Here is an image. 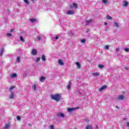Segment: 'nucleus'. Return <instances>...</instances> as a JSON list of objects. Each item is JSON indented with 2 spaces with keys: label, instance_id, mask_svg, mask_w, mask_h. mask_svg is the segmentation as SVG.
I'll list each match as a JSON object with an SVG mask.
<instances>
[{
  "label": "nucleus",
  "instance_id": "864d4df0",
  "mask_svg": "<svg viewBox=\"0 0 129 129\" xmlns=\"http://www.w3.org/2000/svg\"><path fill=\"white\" fill-rule=\"evenodd\" d=\"M70 8H72L71 6H70Z\"/></svg>",
  "mask_w": 129,
  "mask_h": 129
},
{
  "label": "nucleus",
  "instance_id": "b1692460",
  "mask_svg": "<svg viewBox=\"0 0 129 129\" xmlns=\"http://www.w3.org/2000/svg\"><path fill=\"white\" fill-rule=\"evenodd\" d=\"M10 124H6L5 126V128L8 129V128H10Z\"/></svg>",
  "mask_w": 129,
  "mask_h": 129
},
{
  "label": "nucleus",
  "instance_id": "a878e982",
  "mask_svg": "<svg viewBox=\"0 0 129 129\" xmlns=\"http://www.w3.org/2000/svg\"><path fill=\"white\" fill-rule=\"evenodd\" d=\"M93 76H98L99 75V73H93Z\"/></svg>",
  "mask_w": 129,
  "mask_h": 129
},
{
  "label": "nucleus",
  "instance_id": "9d476101",
  "mask_svg": "<svg viewBox=\"0 0 129 129\" xmlns=\"http://www.w3.org/2000/svg\"><path fill=\"white\" fill-rule=\"evenodd\" d=\"M41 60H42V61L43 62H45V61H46V55L44 54H42L41 56Z\"/></svg>",
  "mask_w": 129,
  "mask_h": 129
},
{
  "label": "nucleus",
  "instance_id": "de8ad7c7",
  "mask_svg": "<svg viewBox=\"0 0 129 129\" xmlns=\"http://www.w3.org/2000/svg\"><path fill=\"white\" fill-rule=\"evenodd\" d=\"M104 24L105 25H107V23H106V22H104Z\"/></svg>",
  "mask_w": 129,
  "mask_h": 129
},
{
  "label": "nucleus",
  "instance_id": "f03ea898",
  "mask_svg": "<svg viewBox=\"0 0 129 129\" xmlns=\"http://www.w3.org/2000/svg\"><path fill=\"white\" fill-rule=\"evenodd\" d=\"M124 99V96L121 95H119L116 98V100H123Z\"/></svg>",
  "mask_w": 129,
  "mask_h": 129
},
{
  "label": "nucleus",
  "instance_id": "412c9836",
  "mask_svg": "<svg viewBox=\"0 0 129 129\" xmlns=\"http://www.w3.org/2000/svg\"><path fill=\"white\" fill-rule=\"evenodd\" d=\"M17 62H18V63H20V62H21V57H20V56L17 57Z\"/></svg>",
  "mask_w": 129,
  "mask_h": 129
},
{
  "label": "nucleus",
  "instance_id": "58836bf2",
  "mask_svg": "<svg viewBox=\"0 0 129 129\" xmlns=\"http://www.w3.org/2000/svg\"><path fill=\"white\" fill-rule=\"evenodd\" d=\"M50 128L51 129H54V126L53 125H50Z\"/></svg>",
  "mask_w": 129,
  "mask_h": 129
},
{
  "label": "nucleus",
  "instance_id": "7ed1b4c3",
  "mask_svg": "<svg viewBox=\"0 0 129 129\" xmlns=\"http://www.w3.org/2000/svg\"><path fill=\"white\" fill-rule=\"evenodd\" d=\"M37 49H33L32 51H31V54L33 56H36L37 55Z\"/></svg>",
  "mask_w": 129,
  "mask_h": 129
},
{
  "label": "nucleus",
  "instance_id": "5701e85b",
  "mask_svg": "<svg viewBox=\"0 0 129 129\" xmlns=\"http://www.w3.org/2000/svg\"><path fill=\"white\" fill-rule=\"evenodd\" d=\"M114 25L116 27V28H119V26L118 25V23H117V22H114Z\"/></svg>",
  "mask_w": 129,
  "mask_h": 129
},
{
  "label": "nucleus",
  "instance_id": "ea45409f",
  "mask_svg": "<svg viewBox=\"0 0 129 129\" xmlns=\"http://www.w3.org/2000/svg\"><path fill=\"white\" fill-rule=\"evenodd\" d=\"M54 39H55V40H58V39H59V37H58V36H55V37H54Z\"/></svg>",
  "mask_w": 129,
  "mask_h": 129
},
{
  "label": "nucleus",
  "instance_id": "e433bc0d",
  "mask_svg": "<svg viewBox=\"0 0 129 129\" xmlns=\"http://www.w3.org/2000/svg\"><path fill=\"white\" fill-rule=\"evenodd\" d=\"M7 36H8V37H11L12 34H11V33H7Z\"/></svg>",
  "mask_w": 129,
  "mask_h": 129
},
{
  "label": "nucleus",
  "instance_id": "603ef678",
  "mask_svg": "<svg viewBox=\"0 0 129 129\" xmlns=\"http://www.w3.org/2000/svg\"><path fill=\"white\" fill-rule=\"evenodd\" d=\"M74 129H77V128H75Z\"/></svg>",
  "mask_w": 129,
  "mask_h": 129
},
{
  "label": "nucleus",
  "instance_id": "9b49d317",
  "mask_svg": "<svg viewBox=\"0 0 129 129\" xmlns=\"http://www.w3.org/2000/svg\"><path fill=\"white\" fill-rule=\"evenodd\" d=\"M123 4H122V7H127L128 5V3L126 1H123Z\"/></svg>",
  "mask_w": 129,
  "mask_h": 129
},
{
  "label": "nucleus",
  "instance_id": "4c0bfd02",
  "mask_svg": "<svg viewBox=\"0 0 129 129\" xmlns=\"http://www.w3.org/2000/svg\"><path fill=\"white\" fill-rule=\"evenodd\" d=\"M116 52L119 51V48H116Z\"/></svg>",
  "mask_w": 129,
  "mask_h": 129
},
{
  "label": "nucleus",
  "instance_id": "37998d69",
  "mask_svg": "<svg viewBox=\"0 0 129 129\" xmlns=\"http://www.w3.org/2000/svg\"><path fill=\"white\" fill-rule=\"evenodd\" d=\"M14 29H12L11 30V32H14Z\"/></svg>",
  "mask_w": 129,
  "mask_h": 129
},
{
  "label": "nucleus",
  "instance_id": "c85d7f7f",
  "mask_svg": "<svg viewBox=\"0 0 129 129\" xmlns=\"http://www.w3.org/2000/svg\"><path fill=\"white\" fill-rule=\"evenodd\" d=\"M16 87L15 86H12L11 87L9 88V90H13V89H14V88H15Z\"/></svg>",
  "mask_w": 129,
  "mask_h": 129
},
{
  "label": "nucleus",
  "instance_id": "aec40b11",
  "mask_svg": "<svg viewBox=\"0 0 129 129\" xmlns=\"http://www.w3.org/2000/svg\"><path fill=\"white\" fill-rule=\"evenodd\" d=\"M32 88H33V90L36 91V89H37V85H35V84L33 85L32 86Z\"/></svg>",
  "mask_w": 129,
  "mask_h": 129
},
{
  "label": "nucleus",
  "instance_id": "a18cd8bd",
  "mask_svg": "<svg viewBox=\"0 0 129 129\" xmlns=\"http://www.w3.org/2000/svg\"><path fill=\"white\" fill-rule=\"evenodd\" d=\"M71 83H71V81H69V85H71Z\"/></svg>",
  "mask_w": 129,
  "mask_h": 129
},
{
  "label": "nucleus",
  "instance_id": "bb28decb",
  "mask_svg": "<svg viewBox=\"0 0 129 129\" xmlns=\"http://www.w3.org/2000/svg\"><path fill=\"white\" fill-rule=\"evenodd\" d=\"M86 129H92L91 125H88L86 126Z\"/></svg>",
  "mask_w": 129,
  "mask_h": 129
},
{
  "label": "nucleus",
  "instance_id": "49530a36",
  "mask_svg": "<svg viewBox=\"0 0 129 129\" xmlns=\"http://www.w3.org/2000/svg\"><path fill=\"white\" fill-rule=\"evenodd\" d=\"M116 108H117L118 109H119V107L118 106H116Z\"/></svg>",
  "mask_w": 129,
  "mask_h": 129
},
{
  "label": "nucleus",
  "instance_id": "f704fd0d",
  "mask_svg": "<svg viewBox=\"0 0 129 129\" xmlns=\"http://www.w3.org/2000/svg\"><path fill=\"white\" fill-rule=\"evenodd\" d=\"M102 3H103L104 4H107V0H102Z\"/></svg>",
  "mask_w": 129,
  "mask_h": 129
},
{
  "label": "nucleus",
  "instance_id": "39448f33",
  "mask_svg": "<svg viewBox=\"0 0 129 129\" xmlns=\"http://www.w3.org/2000/svg\"><path fill=\"white\" fill-rule=\"evenodd\" d=\"M57 116H59V117H65V115H64L63 113H62L61 112L60 113H57Z\"/></svg>",
  "mask_w": 129,
  "mask_h": 129
},
{
  "label": "nucleus",
  "instance_id": "a211bd4d",
  "mask_svg": "<svg viewBox=\"0 0 129 129\" xmlns=\"http://www.w3.org/2000/svg\"><path fill=\"white\" fill-rule=\"evenodd\" d=\"M20 40L21 41V42H23V43H25V40L24 39V38H23V36H20Z\"/></svg>",
  "mask_w": 129,
  "mask_h": 129
},
{
  "label": "nucleus",
  "instance_id": "1a4fd4ad",
  "mask_svg": "<svg viewBox=\"0 0 129 129\" xmlns=\"http://www.w3.org/2000/svg\"><path fill=\"white\" fill-rule=\"evenodd\" d=\"M76 64L77 65L78 69H80L81 68V64H80V63H79V62H76Z\"/></svg>",
  "mask_w": 129,
  "mask_h": 129
},
{
  "label": "nucleus",
  "instance_id": "3c124183",
  "mask_svg": "<svg viewBox=\"0 0 129 129\" xmlns=\"http://www.w3.org/2000/svg\"><path fill=\"white\" fill-rule=\"evenodd\" d=\"M88 30L86 31V33H88Z\"/></svg>",
  "mask_w": 129,
  "mask_h": 129
},
{
  "label": "nucleus",
  "instance_id": "0eeeda50",
  "mask_svg": "<svg viewBox=\"0 0 129 129\" xmlns=\"http://www.w3.org/2000/svg\"><path fill=\"white\" fill-rule=\"evenodd\" d=\"M58 63L61 66H62V65H64V61L62 59H58Z\"/></svg>",
  "mask_w": 129,
  "mask_h": 129
},
{
  "label": "nucleus",
  "instance_id": "2eb2a0df",
  "mask_svg": "<svg viewBox=\"0 0 129 129\" xmlns=\"http://www.w3.org/2000/svg\"><path fill=\"white\" fill-rule=\"evenodd\" d=\"M17 74H16V73L11 75V78H16V77H17Z\"/></svg>",
  "mask_w": 129,
  "mask_h": 129
},
{
  "label": "nucleus",
  "instance_id": "6e6552de",
  "mask_svg": "<svg viewBox=\"0 0 129 129\" xmlns=\"http://www.w3.org/2000/svg\"><path fill=\"white\" fill-rule=\"evenodd\" d=\"M76 109V108H68V111H69V112H71V111H73V110H75Z\"/></svg>",
  "mask_w": 129,
  "mask_h": 129
},
{
  "label": "nucleus",
  "instance_id": "f8f14e48",
  "mask_svg": "<svg viewBox=\"0 0 129 129\" xmlns=\"http://www.w3.org/2000/svg\"><path fill=\"white\" fill-rule=\"evenodd\" d=\"M86 26H88V25H89V24H90V23H91V22H92V19H90L89 20H87L86 21Z\"/></svg>",
  "mask_w": 129,
  "mask_h": 129
},
{
  "label": "nucleus",
  "instance_id": "423d86ee",
  "mask_svg": "<svg viewBox=\"0 0 129 129\" xmlns=\"http://www.w3.org/2000/svg\"><path fill=\"white\" fill-rule=\"evenodd\" d=\"M107 88V86L104 85L102 86L99 89V91H102V90L105 89V88Z\"/></svg>",
  "mask_w": 129,
  "mask_h": 129
},
{
  "label": "nucleus",
  "instance_id": "72a5a7b5",
  "mask_svg": "<svg viewBox=\"0 0 129 129\" xmlns=\"http://www.w3.org/2000/svg\"><path fill=\"white\" fill-rule=\"evenodd\" d=\"M23 1L24 2V3H25V4H27V5H29V1H28V0H23Z\"/></svg>",
  "mask_w": 129,
  "mask_h": 129
},
{
  "label": "nucleus",
  "instance_id": "2f4dec72",
  "mask_svg": "<svg viewBox=\"0 0 129 129\" xmlns=\"http://www.w3.org/2000/svg\"><path fill=\"white\" fill-rule=\"evenodd\" d=\"M81 42L82 43H85V42H86V40H85V39H81Z\"/></svg>",
  "mask_w": 129,
  "mask_h": 129
},
{
  "label": "nucleus",
  "instance_id": "cd10ccee",
  "mask_svg": "<svg viewBox=\"0 0 129 129\" xmlns=\"http://www.w3.org/2000/svg\"><path fill=\"white\" fill-rule=\"evenodd\" d=\"M73 6L76 8L77 9V4L75 3H73Z\"/></svg>",
  "mask_w": 129,
  "mask_h": 129
},
{
  "label": "nucleus",
  "instance_id": "393cba45",
  "mask_svg": "<svg viewBox=\"0 0 129 129\" xmlns=\"http://www.w3.org/2000/svg\"><path fill=\"white\" fill-rule=\"evenodd\" d=\"M106 18L107 19V20H111L112 19V17L109 16V15H107Z\"/></svg>",
  "mask_w": 129,
  "mask_h": 129
},
{
  "label": "nucleus",
  "instance_id": "a19ab883",
  "mask_svg": "<svg viewBox=\"0 0 129 129\" xmlns=\"http://www.w3.org/2000/svg\"><path fill=\"white\" fill-rule=\"evenodd\" d=\"M37 39H38V40H41V37H40V36H37Z\"/></svg>",
  "mask_w": 129,
  "mask_h": 129
},
{
  "label": "nucleus",
  "instance_id": "473e14b6",
  "mask_svg": "<svg viewBox=\"0 0 129 129\" xmlns=\"http://www.w3.org/2000/svg\"><path fill=\"white\" fill-rule=\"evenodd\" d=\"M124 51H125V52H128V51H129V48H127V47L125 48H124Z\"/></svg>",
  "mask_w": 129,
  "mask_h": 129
},
{
  "label": "nucleus",
  "instance_id": "c9c22d12",
  "mask_svg": "<svg viewBox=\"0 0 129 129\" xmlns=\"http://www.w3.org/2000/svg\"><path fill=\"white\" fill-rule=\"evenodd\" d=\"M67 88L68 90L70 89L71 88V85H68L67 86Z\"/></svg>",
  "mask_w": 129,
  "mask_h": 129
},
{
  "label": "nucleus",
  "instance_id": "09e8293b",
  "mask_svg": "<svg viewBox=\"0 0 129 129\" xmlns=\"http://www.w3.org/2000/svg\"><path fill=\"white\" fill-rule=\"evenodd\" d=\"M125 119H126V118H123V120H125Z\"/></svg>",
  "mask_w": 129,
  "mask_h": 129
},
{
  "label": "nucleus",
  "instance_id": "6ab92c4d",
  "mask_svg": "<svg viewBox=\"0 0 129 129\" xmlns=\"http://www.w3.org/2000/svg\"><path fill=\"white\" fill-rule=\"evenodd\" d=\"M98 67L100 69H102L104 68V66H103V64H99Z\"/></svg>",
  "mask_w": 129,
  "mask_h": 129
},
{
  "label": "nucleus",
  "instance_id": "c03bdc74",
  "mask_svg": "<svg viewBox=\"0 0 129 129\" xmlns=\"http://www.w3.org/2000/svg\"><path fill=\"white\" fill-rule=\"evenodd\" d=\"M125 70H128V68H124Z\"/></svg>",
  "mask_w": 129,
  "mask_h": 129
},
{
  "label": "nucleus",
  "instance_id": "f3484780",
  "mask_svg": "<svg viewBox=\"0 0 129 129\" xmlns=\"http://www.w3.org/2000/svg\"><path fill=\"white\" fill-rule=\"evenodd\" d=\"M14 92H11V93L10 96V98L11 99H13V98H14Z\"/></svg>",
  "mask_w": 129,
  "mask_h": 129
},
{
  "label": "nucleus",
  "instance_id": "4be33fe9",
  "mask_svg": "<svg viewBox=\"0 0 129 129\" xmlns=\"http://www.w3.org/2000/svg\"><path fill=\"white\" fill-rule=\"evenodd\" d=\"M40 60H41V57H37L36 58V60H35V62H36V63L39 62L40 61Z\"/></svg>",
  "mask_w": 129,
  "mask_h": 129
},
{
  "label": "nucleus",
  "instance_id": "7c9ffc66",
  "mask_svg": "<svg viewBox=\"0 0 129 129\" xmlns=\"http://www.w3.org/2000/svg\"><path fill=\"white\" fill-rule=\"evenodd\" d=\"M17 120H21V116H20V115L17 116Z\"/></svg>",
  "mask_w": 129,
  "mask_h": 129
},
{
  "label": "nucleus",
  "instance_id": "4468645a",
  "mask_svg": "<svg viewBox=\"0 0 129 129\" xmlns=\"http://www.w3.org/2000/svg\"><path fill=\"white\" fill-rule=\"evenodd\" d=\"M30 22H31V23H35L36 22H38V20L35 19H30Z\"/></svg>",
  "mask_w": 129,
  "mask_h": 129
},
{
  "label": "nucleus",
  "instance_id": "8fccbe9b",
  "mask_svg": "<svg viewBox=\"0 0 129 129\" xmlns=\"http://www.w3.org/2000/svg\"><path fill=\"white\" fill-rule=\"evenodd\" d=\"M31 2H34L35 0H31Z\"/></svg>",
  "mask_w": 129,
  "mask_h": 129
},
{
  "label": "nucleus",
  "instance_id": "dca6fc26",
  "mask_svg": "<svg viewBox=\"0 0 129 129\" xmlns=\"http://www.w3.org/2000/svg\"><path fill=\"white\" fill-rule=\"evenodd\" d=\"M46 79V78L44 77H41L40 79V82H44V80Z\"/></svg>",
  "mask_w": 129,
  "mask_h": 129
},
{
  "label": "nucleus",
  "instance_id": "c756f323",
  "mask_svg": "<svg viewBox=\"0 0 129 129\" xmlns=\"http://www.w3.org/2000/svg\"><path fill=\"white\" fill-rule=\"evenodd\" d=\"M109 48V46L108 45H106L104 48L105 50H108Z\"/></svg>",
  "mask_w": 129,
  "mask_h": 129
},
{
  "label": "nucleus",
  "instance_id": "f257e3e1",
  "mask_svg": "<svg viewBox=\"0 0 129 129\" xmlns=\"http://www.w3.org/2000/svg\"><path fill=\"white\" fill-rule=\"evenodd\" d=\"M50 97L51 99H53V100H55V101L57 102L60 101V100L61 99V96H60V95L58 94H56L55 95H51Z\"/></svg>",
  "mask_w": 129,
  "mask_h": 129
},
{
  "label": "nucleus",
  "instance_id": "ddd939ff",
  "mask_svg": "<svg viewBox=\"0 0 129 129\" xmlns=\"http://www.w3.org/2000/svg\"><path fill=\"white\" fill-rule=\"evenodd\" d=\"M4 51H5V48H2L0 50V56H3V54L4 53Z\"/></svg>",
  "mask_w": 129,
  "mask_h": 129
},
{
  "label": "nucleus",
  "instance_id": "79ce46f5",
  "mask_svg": "<svg viewBox=\"0 0 129 129\" xmlns=\"http://www.w3.org/2000/svg\"><path fill=\"white\" fill-rule=\"evenodd\" d=\"M28 126H32V124H31V123H29L28 124Z\"/></svg>",
  "mask_w": 129,
  "mask_h": 129
},
{
  "label": "nucleus",
  "instance_id": "20e7f679",
  "mask_svg": "<svg viewBox=\"0 0 129 129\" xmlns=\"http://www.w3.org/2000/svg\"><path fill=\"white\" fill-rule=\"evenodd\" d=\"M74 10H69L67 12V15H74Z\"/></svg>",
  "mask_w": 129,
  "mask_h": 129
}]
</instances>
